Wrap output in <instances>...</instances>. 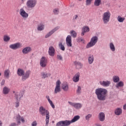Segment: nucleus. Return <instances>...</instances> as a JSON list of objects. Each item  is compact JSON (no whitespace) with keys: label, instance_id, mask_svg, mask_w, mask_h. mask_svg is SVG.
Wrapping results in <instances>:
<instances>
[{"label":"nucleus","instance_id":"nucleus-25","mask_svg":"<svg viewBox=\"0 0 126 126\" xmlns=\"http://www.w3.org/2000/svg\"><path fill=\"white\" fill-rule=\"evenodd\" d=\"M88 63L90 64H92L93 62H94V56L92 55H89V57L88 58Z\"/></svg>","mask_w":126,"mask_h":126},{"label":"nucleus","instance_id":"nucleus-46","mask_svg":"<svg viewBox=\"0 0 126 126\" xmlns=\"http://www.w3.org/2000/svg\"><path fill=\"white\" fill-rule=\"evenodd\" d=\"M50 105L51 106L52 108H53V109H55V104H54V103H53V101H50L49 102Z\"/></svg>","mask_w":126,"mask_h":126},{"label":"nucleus","instance_id":"nucleus-49","mask_svg":"<svg viewBox=\"0 0 126 126\" xmlns=\"http://www.w3.org/2000/svg\"><path fill=\"white\" fill-rule=\"evenodd\" d=\"M46 99L48 100L49 103L50 102H51L52 100H51V99H50V96H49V95H46Z\"/></svg>","mask_w":126,"mask_h":126},{"label":"nucleus","instance_id":"nucleus-20","mask_svg":"<svg viewBox=\"0 0 126 126\" xmlns=\"http://www.w3.org/2000/svg\"><path fill=\"white\" fill-rule=\"evenodd\" d=\"M90 31V29L88 26H84L83 27L82 30V33H81V36H84V34L87 32H89Z\"/></svg>","mask_w":126,"mask_h":126},{"label":"nucleus","instance_id":"nucleus-45","mask_svg":"<svg viewBox=\"0 0 126 126\" xmlns=\"http://www.w3.org/2000/svg\"><path fill=\"white\" fill-rule=\"evenodd\" d=\"M57 58L58 60H59L60 61H63V57L62 56V55H57Z\"/></svg>","mask_w":126,"mask_h":126},{"label":"nucleus","instance_id":"nucleus-22","mask_svg":"<svg viewBox=\"0 0 126 126\" xmlns=\"http://www.w3.org/2000/svg\"><path fill=\"white\" fill-rule=\"evenodd\" d=\"M74 65L77 68V69H80V68H82V66L83 64L79 62L75 61L74 62Z\"/></svg>","mask_w":126,"mask_h":126},{"label":"nucleus","instance_id":"nucleus-11","mask_svg":"<svg viewBox=\"0 0 126 126\" xmlns=\"http://www.w3.org/2000/svg\"><path fill=\"white\" fill-rule=\"evenodd\" d=\"M47 63H48V60L47 58L42 57L40 60V64L42 67H46L47 66Z\"/></svg>","mask_w":126,"mask_h":126},{"label":"nucleus","instance_id":"nucleus-9","mask_svg":"<svg viewBox=\"0 0 126 126\" xmlns=\"http://www.w3.org/2000/svg\"><path fill=\"white\" fill-rule=\"evenodd\" d=\"M61 81L58 80L56 82V86L54 90L55 94H58V93L61 92Z\"/></svg>","mask_w":126,"mask_h":126},{"label":"nucleus","instance_id":"nucleus-40","mask_svg":"<svg viewBox=\"0 0 126 126\" xmlns=\"http://www.w3.org/2000/svg\"><path fill=\"white\" fill-rule=\"evenodd\" d=\"M91 118H92V114H88L87 116H86L85 119L86 121H89Z\"/></svg>","mask_w":126,"mask_h":126},{"label":"nucleus","instance_id":"nucleus-38","mask_svg":"<svg viewBox=\"0 0 126 126\" xmlns=\"http://www.w3.org/2000/svg\"><path fill=\"white\" fill-rule=\"evenodd\" d=\"M70 34L71 36L73 37V38H76V36H77V33L74 31H71L70 32Z\"/></svg>","mask_w":126,"mask_h":126},{"label":"nucleus","instance_id":"nucleus-44","mask_svg":"<svg viewBox=\"0 0 126 126\" xmlns=\"http://www.w3.org/2000/svg\"><path fill=\"white\" fill-rule=\"evenodd\" d=\"M56 126H63V121H61L59 122L58 123H57Z\"/></svg>","mask_w":126,"mask_h":126},{"label":"nucleus","instance_id":"nucleus-39","mask_svg":"<svg viewBox=\"0 0 126 126\" xmlns=\"http://www.w3.org/2000/svg\"><path fill=\"white\" fill-rule=\"evenodd\" d=\"M94 4L95 6H99L101 4V0H95Z\"/></svg>","mask_w":126,"mask_h":126},{"label":"nucleus","instance_id":"nucleus-8","mask_svg":"<svg viewBox=\"0 0 126 126\" xmlns=\"http://www.w3.org/2000/svg\"><path fill=\"white\" fill-rule=\"evenodd\" d=\"M68 103L69 105L72 106V107H74V108L77 110H79V109L82 108V105L80 103H74L70 101L68 102Z\"/></svg>","mask_w":126,"mask_h":126},{"label":"nucleus","instance_id":"nucleus-6","mask_svg":"<svg viewBox=\"0 0 126 126\" xmlns=\"http://www.w3.org/2000/svg\"><path fill=\"white\" fill-rule=\"evenodd\" d=\"M37 4V1L36 0H28L27 1L26 5L28 8H34Z\"/></svg>","mask_w":126,"mask_h":126},{"label":"nucleus","instance_id":"nucleus-48","mask_svg":"<svg viewBox=\"0 0 126 126\" xmlns=\"http://www.w3.org/2000/svg\"><path fill=\"white\" fill-rule=\"evenodd\" d=\"M4 83H5V80H4V79L2 80L1 82V86H3V85H4Z\"/></svg>","mask_w":126,"mask_h":126},{"label":"nucleus","instance_id":"nucleus-35","mask_svg":"<svg viewBox=\"0 0 126 126\" xmlns=\"http://www.w3.org/2000/svg\"><path fill=\"white\" fill-rule=\"evenodd\" d=\"M63 126H68L70 125V121L69 120H65V121H63Z\"/></svg>","mask_w":126,"mask_h":126},{"label":"nucleus","instance_id":"nucleus-30","mask_svg":"<svg viewBox=\"0 0 126 126\" xmlns=\"http://www.w3.org/2000/svg\"><path fill=\"white\" fill-rule=\"evenodd\" d=\"M117 20L118 22H120V23H123L125 20H126L125 17H122L121 16H118L117 17Z\"/></svg>","mask_w":126,"mask_h":126},{"label":"nucleus","instance_id":"nucleus-36","mask_svg":"<svg viewBox=\"0 0 126 126\" xmlns=\"http://www.w3.org/2000/svg\"><path fill=\"white\" fill-rule=\"evenodd\" d=\"M59 47L60 50H61L62 51H65V47H64V46L63 45L62 42H59Z\"/></svg>","mask_w":126,"mask_h":126},{"label":"nucleus","instance_id":"nucleus-17","mask_svg":"<svg viewBox=\"0 0 126 126\" xmlns=\"http://www.w3.org/2000/svg\"><path fill=\"white\" fill-rule=\"evenodd\" d=\"M32 51V48L31 47L28 46L24 48L22 50V53L24 55H27V54H29V53H30V52H31Z\"/></svg>","mask_w":126,"mask_h":126},{"label":"nucleus","instance_id":"nucleus-41","mask_svg":"<svg viewBox=\"0 0 126 126\" xmlns=\"http://www.w3.org/2000/svg\"><path fill=\"white\" fill-rule=\"evenodd\" d=\"M76 93L78 94H80L81 93V87L78 86V88L76 90Z\"/></svg>","mask_w":126,"mask_h":126},{"label":"nucleus","instance_id":"nucleus-43","mask_svg":"<svg viewBox=\"0 0 126 126\" xmlns=\"http://www.w3.org/2000/svg\"><path fill=\"white\" fill-rule=\"evenodd\" d=\"M93 0H86V5H90L91 4V2Z\"/></svg>","mask_w":126,"mask_h":126},{"label":"nucleus","instance_id":"nucleus-33","mask_svg":"<svg viewBox=\"0 0 126 126\" xmlns=\"http://www.w3.org/2000/svg\"><path fill=\"white\" fill-rule=\"evenodd\" d=\"M4 42H9L10 41V37L7 35H4L3 37Z\"/></svg>","mask_w":126,"mask_h":126},{"label":"nucleus","instance_id":"nucleus-21","mask_svg":"<svg viewBox=\"0 0 126 126\" xmlns=\"http://www.w3.org/2000/svg\"><path fill=\"white\" fill-rule=\"evenodd\" d=\"M79 77H80V73L78 72L73 77V81H74V82H78V81H79Z\"/></svg>","mask_w":126,"mask_h":126},{"label":"nucleus","instance_id":"nucleus-5","mask_svg":"<svg viewBox=\"0 0 126 126\" xmlns=\"http://www.w3.org/2000/svg\"><path fill=\"white\" fill-rule=\"evenodd\" d=\"M97 42H98V37L93 36L91 39L90 42L87 44L86 46L87 49H89V48H91V47L95 46Z\"/></svg>","mask_w":126,"mask_h":126},{"label":"nucleus","instance_id":"nucleus-31","mask_svg":"<svg viewBox=\"0 0 126 126\" xmlns=\"http://www.w3.org/2000/svg\"><path fill=\"white\" fill-rule=\"evenodd\" d=\"M10 72V71L9 69H7L5 70L4 72V75L6 78H9V73Z\"/></svg>","mask_w":126,"mask_h":126},{"label":"nucleus","instance_id":"nucleus-18","mask_svg":"<svg viewBox=\"0 0 126 126\" xmlns=\"http://www.w3.org/2000/svg\"><path fill=\"white\" fill-rule=\"evenodd\" d=\"M55 48L53 46H50L49 48L48 54L51 57H54L55 56Z\"/></svg>","mask_w":126,"mask_h":126},{"label":"nucleus","instance_id":"nucleus-16","mask_svg":"<svg viewBox=\"0 0 126 126\" xmlns=\"http://www.w3.org/2000/svg\"><path fill=\"white\" fill-rule=\"evenodd\" d=\"M16 121L17 122L18 124L20 125L21 124L20 121H22V123H24L25 122V120H24V118L21 117L20 115L18 114L16 116Z\"/></svg>","mask_w":126,"mask_h":126},{"label":"nucleus","instance_id":"nucleus-47","mask_svg":"<svg viewBox=\"0 0 126 126\" xmlns=\"http://www.w3.org/2000/svg\"><path fill=\"white\" fill-rule=\"evenodd\" d=\"M32 126H37V122L36 121H33L32 123Z\"/></svg>","mask_w":126,"mask_h":126},{"label":"nucleus","instance_id":"nucleus-54","mask_svg":"<svg viewBox=\"0 0 126 126\" xmlns=\"http://www.w3.org/2000/svg\"><path fill=\"white\" fill-rule=\"evenodd\" d=\"M95 126H102V125H101L100 124H96Z\"/></svg>","mask_w":126,"mask_h":126},{"label":"nucleus","instance_id":"nucleus-27","mask_svg":"<svg viewBox=\"0 0 126 126\" xmlns=\"http://www.w3.org/2000/svg\"><path fill=\"white\" fill-rule=\"evenodd\" d=\"M79 119H80V116H79V115L75 116L71 121H70V123H71V124L75 123V122H77Z\"/></svg>","mask_w":126,"mask_h":126},{"label":"nucleus","instance_id":"nucleus-3","mask_svg":"<svg viewBox=\"0 0 126 126\" xmlns=\"http://www.w3.org/2000/svg\"><path fill=\"white\" fill-rule=\"evenodd\" d=\"M39 114H40L42 117L46 116V126H48L50 120V112H49V110H46V108L43 106H40L39 109Z\"/></svg>","mask_w":126,"mask_h":126},{"label":"nucleus","instance_id":"nucleus-28","mask_svg":"<svg viewBox=\"0 0 126 126\" xmlns=\"http://www.w3.org/2000/svg\"><path fill=\"white\" fill-rule=\"evenodd\" d=\"M45 26L42 23H40L37 25V30L38 31H43L44 29Z\"/></svg>","mask_w":126,"mask_h":126},{"label":"nucleus","instance_id":"nucleus-58","mask_svg":"<svg viewBox=\"0 0 126 126\" xmlns=\"http://www.w3.org/2000/svg\"><path fill=\"white\" fill-rule=\"evenodd\" d=\"M80 1H81V0H79Z\"/></svg>","mask_w":126,"mask_h":126},{"label":"nucleus","instance_id":"nucleus-14","mask_svg":"<svg viewBox=\"0 0 126 126\" xmlns=\"http://www.w3.org/2000/svg\"><path fill=\"white\" fill-rule=\"evenodd\" d=\"M66 44L67 47H72L71 35H67L66 38Z\"/></svg>","mask_w":126,"mask_h":126},{"label":"nucleus","instance_id":"nucleus-10","mask_svg":"<svg viewBox=\"0 0 126 126\" xmlns=\"http://www.w3.org/2000/svg\"><path fill=\"white\" fill-rule=\"evenodd\" d=\"M19 13L23 18H28V16H29L28 13H27V12L24 10L23 8H21L20 9Z\"/></svg>","mask_w":126,"mask_h":126},{"label":"nucleus","instance_id":"nucleus-37","mask_svg":"<svg viewBox=\"0 0 126 126\" xmlns=\"http://www.w3.org/2000/svg\"><path fill=\"white\" fill-rule=\"evenodd\" d=\"M110 49L112 52H115L116 51V48L115 47V45H114V43H110Z\"/></svg>","mask_w":126,"mask_h":126},{"label":"nucleus","instance_id":"nucleus-4","mask_svg":"<svg viewBox=\"0 0 126 126\" xmlns=\"http://www.w3.org/2000/svg\"><path fill=\"white\" fill-rule=\"evenodd\" d=\"M110 18H111V13L108 11L103 13L102 15V21L104 24H108V23L110 21Z\"/></svg>","mask_w":126,"mask_h":126},{"label":"nucleus","instance_id":"nucleus-12","mask_svg":"<svg viewBox=\"0 0 126 126\" xmlns=\"http://www.w3.org/2000/svg\"><path fill=\"white\" fill-rule=\"evenodd\" d=\"M10 49H12V50H17V49H19V48H21V44L19 42H17L13 44H11L9 45Z\"/></svg>","mask_w":126,"mask_h":126},{"label":"nucleus","instance_id":"nucleus-23","mask_svg":"<svg viewBox=\"0 0 126 126\" xmlns=\"http://www.w3.org/2000/svg\"><path fill=\"white\" fill-rule=\"evenodd\" d=\"M105 113L103 112H100L98 114V120L100 122H104L105 121Z\"/></svg>","mask_w":126,"mask_h":126},{"label":"nucleus","instance_id":"nucleus-15","mask_svg":"<svg viewBox=\"0 0 126 126\" xmlns=\"http://www.w3.org/2000/svg\"><path fill=\"white\" fill-rule=\"evenodd\" d=\"M99 83L101 86L103 87H109L110 85H111V81H100Z\"/></svg>","mask_w":126,"mask_h":126},{"label":"nucleus","instance_id":"nucleus-26","mask_svg":"<svg viewBox=\"0 0 126 126\" xmlns=\"http://www.w3.org/2000/svg\"><path fill=\"white\" fill-rule=\"evenodd\" d=\"M9 91H10V89L7 87L5 86L3 88V94L4 95H7L8 93H9Z\"/></svg>","mask_w":126,"mask_h":126},{"label":"nucleus","instance_id":"nucleus-7","mask_svg":"<svg viewBox=\"0 0 126 126\" xmlns=\"http://www.w3.org/2000/svg\"><path fill=\"white\" fill-rule=\"evenodd\" d=\"M23 97V94L22 92H20L19 94H15V98L16 99V102H15V107L16 108H18L19 107L20 103L19 101H20V99L18 100V99H20L21 98H22Z\"/></svg>","mask_w":126,"mask_h":126},{"label":"nucleus","instance_id":"nucleus-24","mask_svg":"<svg viewBox=\"0 0 126 126\" xmlns=\"http://www.w3.org/2000/svg\"><path fill=\"white\" fill-rule=\"evenodd\" d=\"M114 113L116 116H120L123 114V110L121 108H118L115 109Z\"/></svg>","mask_w":126,"mask_h":126},{"label":"nucleus","instance_id":"nucleus-32","mask_svg":"<svg viewBox=\"0 0 126 126\" xmlns=\"http://www.w3.org/2000/svg\"><path fill=\"white\" fill-rule=\"evenodd\" d=\"M113 81L115 83H118L120 81V77L118 76H114L113 77Z\"/></svg>","mask_w":126,"mask_h":126},{"label":"nucleus","instance_id":"nucleus-34","mask_svg":"<svg viewBox=\"0 0 126 126\" xmlns=\"http://www.w3.org/2000/svg\"><path fill=\"white\" fill-rule=\"evenodd\" d=\"M124 85V82L120 81L118 83H117L116 85V88H120V87H123Z\"/></svg>","mask_w":126,"mask_h":126},{"label":"nucleus","instance_id":"nucleus-53","mask_svg":"<svg viewBox=\"0 0 126 126\" xmlns=\"http://www.w3.org/2000/svg\"><path fill=\"white\" fill-rule=\"evenodd\" d=\"M21 2H22V3H24V2H25V0H19Z\"/></svg>","mask_w":126,"mask_h":126},{"label":"nucleus","instance_id":"nucleus-51","mask_svg":"<svg viewBox=\"0 0 126 126\" xmlns=\"http://www.w3.org/2000/svg\"><path fill=\"white\" fill-rule=\"evenodd\" d=\"M78 17V15H76L74 16L73 19H77Z\"/></svg>","mask_w":126,"mask_h":126},{"label":"nucleus","instance_id":"nucleus-57","mask_svg":"<svg viewBox=\"0 0 126 126\" xmlns=\"http://www.w3.org/2000/svg\"><path fill=\"white\" fill-rule=\"evenodd\" d=\"M123 126H126V125H124Z\"/></svg>","mask_w":126,"mask_h":126},{"label":"nucleus","instance_id":"nucleus-56","mask_svg":"<svg viewBox=\"0 0 126 126\" xmlns=\"http://www.w3.org/2000/svg\"><path fill=\"white\" fill-rule=\"evenodd\" d=\"M1 76V73L0 72V76Z\"/></svg>","mask_w":126,"mask_h":126},{"label":"nucleus","instance_id":"nucleus-19","mask_svg":"<svg viewBox=\"0 0 126 126\" xmlns=\"http://www.w3.org/2000/svg\"><path fill=\"white\" fill-rule=\"evenodd\" d=\"M62 89L63 90V91H68V89H69V87L67 82H64L62 84Z\"/></svg>","mask_w":126,"mask_h":126},{"label":"nucleus","instance_id":"nucleus-13","mask_svg":"<svg viewBox=\"0 0 126 126\" xmlns=\"http://www.w3.org/2000/svg\"><path fill=\"white\" fill-rule=\"evenodd\" d=\"M60 29V27H57L53 29L51 31L49 32L45 36V38H49L51 35H53L56 31H58Z\"/></svg>","mask_w":126,"mask_h":126},{"label":"nucleus","instance_id":"nucleus-55","mask_svg":"<svg viewBox=\"0 0 126 126\" xmlns=\"http://www.w3.org/2000/svg\"><path fill=\"white\" fill-rule=\"evenodd\" d=\"M0 126H2V122L0 120Z\"/></svg>","mask_w":126,"mask_h":126},{"label":"nucleus","instance_id":"nucleus-1","mask_svg":"<svg viewBox=\"0 0 126 126\" xmlns=\"http://www.w3.org/2000/svg\"><path fill=\"white\" fill-rule=\"evenodd\" d=\"M95 94L97 98L100 101H105L108 94V91L103 88H98L95 90Z\"/></svg>","mask_w":126,"mask_h":126},{"label":"nucleus","instance_id":"nucleus-2","mask_svg":"<svg viewBox=\"0 0 126 126\" xmlns=\"http://www.w3.org/2000/svg\"><path fill=\"white\" fill-rule=\"evenodd\" d=\"M17 74H18V76H22V81H25V80H27V79H28L30 77L31 71L28 70L25 72L23 69L18 68L17 71Z\"/></svg>","mask_w":126,"mask_h":126},{"label":"nucleus","instance_id":"nucleus-52","mask_svg":"<svg viewBox=\"0 0 126 126\" xmlns=\"http://www.w3.org/2000/svg\"><path fill=\"white\" fill-rule=\"evenodd\" d=\"M16 123H12L10 125V126H16Z\"/></svg>","mask_w":126,"mask_h":126},{"label":"nucleus","instance_id":"nucleus-29","mask_svg":"<svg viewBox=\"0 0 126 126\" xmlns=\"http://www.w3.org/2000/svg\"><path fill=\"white\" fill-rule=\"evenodd\" d=\"M41 76L42 78L45 79V78L48 77V76H51V74L50 73H47L46 72H41Z\"/></svg>","mask_w":126,"mask_h":126},{"label":"nucleus","instance_id":"nucleus-50","mask_svg":"<svg viewBox=\"0 0 126 126\" xmlns=\"http://www.w3.org/2000/svg\"><path fill=\"white\" fill-rule=\"evenodd\" d=\"M78 41L79 42H82V41H84V39H82V38L78 37Z\"/></svg>","mask_w":126,"mask_h":126},{"label":"nucleus","instance_id":"nucleus-42","mask_svg":"<svg viewBox=\"0 0 126 126\" xmlns=\"http://www.w3.org/2000/svg\"><path fill=\"white\" fill-rule=\"evenodd\" d=\"M60 12V10H59L58 8H55L53 10V13L57 15V14H59V13Z\"/></svg>","mask_w":126,"mask_h":126}]
</instances>
